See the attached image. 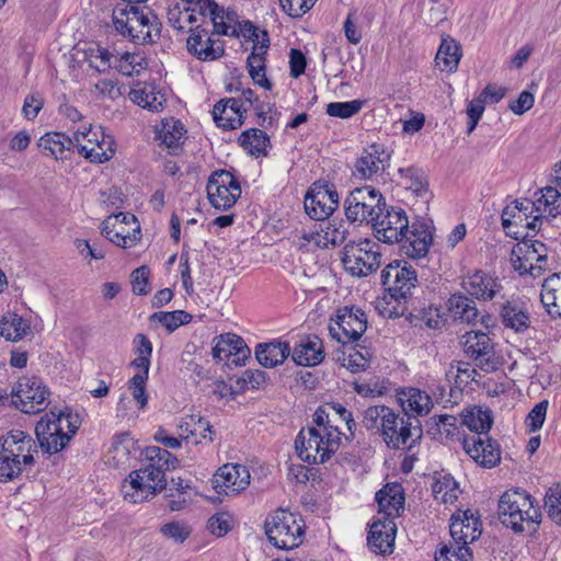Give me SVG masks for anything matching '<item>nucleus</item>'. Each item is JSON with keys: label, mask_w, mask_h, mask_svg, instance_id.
I'll return each instance as SVG.
<instances>
[{"label": "nucleus", "mask_w": 561, "mask_h": 561, "mask_svg": "<svg viewBox=\"0 0 561 561\" xmlns=\"http://www.w3.org/2000/svg\"><path fill=\"white\" fill-rule=\"evenodd\" d=\"M396 412L387 405L368 407L363 414V426L379 437L388 436Z\"/></svg>", "instance_id": "c9c22d12"}, {"label": "nucleus", "mask_w": 561, "mask_h": 561, "mask_svg": "<svg viewBox=\"0 0 561 561\" xmlns=\"http://www.w3.org/2000/svg\"><path fill=\"white\" fill-rule=\"evenodd\" d=\"M182 439L199 444L202 439L213 442V427L210 423L199 414H188L182 417L179 424Z\"/></svg>", "instance_id": "58836bf2"}, {"label": "nucleus", "mask_w": 561, "mask_h": 561, "mask_svg": "<svg viewBox=\"0 0 561 561\" xmlns=\"http://www.w3.org/2000/svg\"><path fill=\"white\" fill-rule=\"evenodd\" d=\"M447 376H454L456 387L463 390L472 382H478L480 374L470 363L459 360L450 364Z\"/></svg>", "instance_id": "6e6d98bb"}, {"label": "nucleus", "mask_w": 561, "mask_h": 561, "mask_svg": "<svg viewBox=\"0 0 561 561\" xmlns=\"http://www.w3.org/2000/svg\"><path fill=\"white\" fill-rule=\"evenodd\" d=\"M448 309L456 320L466 323H473L479 317L476 302L461 294H455L448 299Z\"/></svg>", "instance_id": "603ef678"}, {"label": "nucleus", "mask_w": 561, "mask_h": 561, "mask_svg": "<svg viewBox=\"0 0 561 561\" xmlns=\"http://www.w3.org/2000/svg\"><path fill=\"white\" fill-rule=\"evenodd\" d=\"M462 447L466 454L483 468H494L501 461L500 445L489 434L465 436Z\"/></svg>", "instance_id": "5701e85b"}, {"label": "nucleus", "mask_w": 561, "mask_h": 561, "mask_svg": "<svg viewBox=\"0 0 561 561\" xmlns=\"http://www.w3.org/2000/svg\"><path fill=\"white\" fill-rule=\"evenodd\" d=\"M397 525L390 518L388 520L374 518L367 535V547L380 556L391 554L394 550Z\"/></svg>", "instance_id": "a878e982"}, {"label": "nucleus", "mask_w": 561, "mask_h": 561, "mask_svg": "<svg viewBox=\"0 0 561 561\" xmlns=\"http://www.w3.org/2000/svg\"><path fill=\"white\" fill-rule=\"evenodd\" d=\"M264 528L268 541L280 550L297 548L305 535L302 518L287 510H277L268 515Z\"/></svg>", "instance_id": "0eeeda50"}, {"label": "nucleus", "mask_w": 561, "mask_h": 561, "mask_svg": "<svg viewBox=\"0 0 561 561\" xmlns=\"http://www.w3.org/2000/svg\"><path fill=\"white\" fill-rule=\"evenodd\" d=\"M339 203L340 197L333 184L316 182L309 187L304 206L311 219L323 221L334 213Z\"/></svg>", "instance_id": "a211bd4d"}, {"label": "nucleus", "mask_w": 561, "mask_h": 561, "mask_svg": "<svg viewBox=\"0 0 561 561\" xmlns=\"http://www.w3.org/2000/svg\"><path fill=\"white\" fill-rule=\"evenodd\" d=\"M462 287L478 299L491 300L500 291L501 285L488 273L477 271L462 280Z\"/></svg>", "instance_id": "72a5a7b5"}, {"label": "nucleus", "mask_w": 561, "mask_h": 561, "mask_svg": "<svg viewBox=\"0 0 561 561\" xmlns=\"http://www.w3.org/2000/svg\"><path fill=\"white\" fill-rule=\"evenodd\" d=\"M502 226L507 234L518 239L523 236V230L536 231L540 226L534 211L531 199H516L505 206L502 211Z\"/></svg>", "instance_id": "f3484780"}, {"label": "nucleus", "mask_w": 561, "mask_h": 561, "mask_svg": "<svg viewBox=\"0 0 561 561\" xmlns=\"http://www.w3.org/2000/svg\"><path fill=\"white\" fill-rule=\"evenodd\" d=\"M290 354L297 365L305 367L317 366L324 359L323 344L317 335L301 337Z\"/></svg>", "instance_id": "2f4dec72"}, {"label": "nucleus", "mask_w": 561, "mask_h": 561, "mask_svg": "<svg viewBox=\"0 0 561 561\" xmlns=\"http://www.w3.org/2000/svg\"><path fill=\"white\" fill-rule=\"evenodd\" d=\"M131 447H134V442L128 434L125 433L117 436L108 450V461L115 467L127 466Z\"/></svg>", "instance_id": "4d7b16f0"}, {"label": "nucleus", "mask_w": 561, "mask_h": 561, "mask_svg": "<svg viewBox=\"0 0 561 561\" xmlns=\"http://www.w3.org/2000/svg\"><path fill=\"white\" fill-rule=\"evenodd\" d=\"M342 262L352 276H368L381 265L380 245L367 238L351 241L344 247Z\"/></svg>", "instance_id": "9d476101"}, {"label": "nucleus", "mask_w": 561, "mask_h": 561, "mask_svg": "<svg viewBox=\"0 0 561 561\" xmlns=\"http://www.w3.org/2000/svg\"><path fill=\"white\" fill-rule=\"evenodd\" d=\"M364 103L362 100L332 102L327 105V114L332 117L350 118L363 108Z\"/></svg>", "instance_id": "69168bd1"}, {"label": "nucleus", "mask_w": 561, "mask_h": 561, "mask_svg": "<svg viewBox=\"0 0 561 561\" xmlns=\"http://www.w3.org/2000/svg\"><path fill=\"white\" fill-rule=\"evenodd\" d=\"M213 357L228 367L242 366L250 357V348L237 334L226 333L214 339Z\"/></svg>", "instance_id": "4be33fe9"}, {"label": "nucleus", "mask_w": 561, "mask_h": 561, "mask_svg": "<svg viewBox=\"0 0 561 561\" xmlns=\"http://www.w3.org/2000/svg\"><path fill=\"white\" fill-rule=\"evenodd\" d=\"M355 392L364 398H377L388 393L390 382L383 378H370L368 380L355 381L353 383Z\"/></svg>", "instance_id": "052dcab7"}, {"label": "nucleus", "mask_w": 561, "mask_h": 561, "mask_svg": "<svg viewBox=\"0 0 561 561\" xmlns=\"http://www.w3.org/2000/svg\"><path fill=\"white\" fill-rule=\"evenodd\" d=\"M416 283V271L407 261H393L381 272L382 286L397 300L410 296Z\"/></svg>", "instance_id": "dca6fc26"}, {"label": "nucleus", "mask_w": 561, "mask_h": 561, "mask_svg": "<svg viewBox=\"0 0 561 561\" xmlns=\"http://www.w3.org/2000/svg\"><path fill=\"white\" fill-rule=\"evenodd\" d=\"M247 112L238 99H222L213 108L216 125L224 129H236L243 124Z\"/></svg>", "instance_id": "c756f323"}, {"label": "nucleus", "mask_w": 561, "mask_h": 561, "mask_svg": "<svg viewBox=\"0 0 561 561\" xmlns=\"http://www.w3.org/2000/svg\"><path fill=\"white\" fill-rule=\"evenodd\" d=\"M168 22L178 31L194 32L199 27L197 14L190 9L186 0H179L169 8L167 13Z\"/></svg>", "instance_id": "a19ab883"}, {"label": "nucleus", "mask_w": 561, "mask_h": 561, "mask_svg": "<svg viewBox=\"0 0 561 561\" xmlns=\"http://www.w3.org/2000/svg\"><path fill=\"white\" fill-rule=\"evenodd\" d=\"M12 405L25 414L44 411L50 401V390L36 376H23L13 383L10 391Z\"/></svg>", "instance_id": "9b49d317"}, {"label": "nucleus", "mask_w": 561, "mask_h": 561, "mask_svg": "<svg viewBox=\"0 0 561 561\" xmlns=\"http://www.w3.org/2000/svg\"><path fill=\"white\" fill-rule=\"evenodd\" d=\"M36 442L20 430H12L0 440V481L19 477L25 467L34 463Z\"/></svg>", "instance_id": "39448f33"}, {"label": "nucleus", "mask_w": 561, "mask_h": 561, "mask_svg": "<svg viewBox=\"0 0 561 561\" xmlns=\"http://www.w3.org/2000/svg\"><path fill=\"white\" fill-rule=\"evenodd\" d=\"M130 100L138 106L151 112H159L162 110L167 99L152 84H136L129 92Z\"/></svg>", "instance_id": "79ce46f5"}, {"label": "nucleus", "mask_w": 561, "mask_h": 561, "mask_svg": "<svg viewBox=\"0 0 561 561\" xmlns=\"http://www.w3.org/2000/svg\"><path fill=\"white\" fill-rule=\"evenodd\" d=\"M398 402L408 417L422 416L431 412L434 407L432 397L419 388L408 387L397 392Z\"/></svg>", "instance_id": "7c9ffc66"}, {"label": "nucleus", "mask_w": 561, "mask_h": 561, "mask_svg": "<svg viewBox=\"0 0 561 561\" xmlns=\"http://www.w3.org/2000/svg\"><path fill=\"white\" fill-rule=\"evenodd\" d=\"M391 151L380 142H374L362 151L355 162V173L359 179L371 180L383 173L390 165Z\"/></svg>", "instance_id": "412c9836"}, {"label": "nucleus", "mask_w": 561, "mask_h": 561, "mask_svg": "<svg viewBox=\"0 0 561 561\" xmlns=\"http://www.w3.org/2000/svg\"><path fill=\"white\" fill-rule=\"evenodd\" d=\"M499 517L515 533L534 531L541 522V513L531 495L522 489L505 491L499 500Z\"/></svg>", "instance_id": "20e7f679"}, {"label": "nucleus", "mask_w": 561, "mask_h": 561, "mask_svg": "<svg viewBox=\"0 0 561 561\" xmlns=\"http://www.w3.org/2000/svg\"><path fill=\"white\" fill-rule=\"evenodd\" d=\"M209 20L213 23L215 33L218 35L236 36L239 33V16L230 8L225 9L217 5L216 12H214Z\"/></svg>", "instance_id": "8fccbe9b"}, {"label": "nucleus", "mask_w": 561, "mask_h": 561, "mask_svg": "<svg viewBox=\"0 0 561 561\" xmlns=\"http://www.w3.org/2000/svg\"><path fill=\"white\" fill-rule=\"evenodd\" d=\"M102 234L123 249L133 248L140 240V225L135 215L118 213L102 222Z\"/></svg>", "instance_id": "ddd939ff"}, {"label": "nucleus", "mask_w": 561, "mask_h": 561, "mask_svg": "<svg viewBox=\"0 0 561 561\" xmlns=\"http://www.w3.org/2000/svg\"><path fill=\"white\" fill-rule=\"evenodd\" d=\"M449 530L450 542L469 547L481 536L482 527L479 517L468 510L451 516Z\"/></svg>", "instance_id": "393cba45"}, {"label": "nucleus", "mask_w": 561, "mask_h": 561, "mask_svg": "<svg viewBox=\"0 0 561 561\" xmlns=\"http://www.w3.org/2000/svg\"><path fill=\"white\" fill-rule=\"evenodd\" d=\"M517 251H513L516 255ZM518 253L523 254L525 261L533 266L539 265L542 267V273L548 266L547 248L540 241H533L531 243H524V247L518 248Z\"/></svg>", "instance_id": "bf43d9fd"}, {"label": "nucleus", "mask_w": 561, "mask_h": 561, "mask_svg": "<svg viewBox=\"0 0 561 561\" xmlns=\"http://www.w3.org/2000/svg\"><path fill=\"white\" fill-rule=\"evenodd\" d=\"M187 49L197 59L203 61L216 60L225 53L221 41L211 38L207 31L198 28L188 36Z\"/></svg>", "instance_id": "c85d7f7f"}, {"label": "nucleus", "mask_w": 561, "mask_h": 561, "mask_svg": "<svg viewBox=\"0 0 561 561\" xmlns=\"http://www.w3.org/2000/svg\"><path fill=\"white\" fill-rule=\"evenodd\" d=\"M549 517L561 526V485L552 486L548 490L545 501Z\"/></svg>", "instance_id": "774afa93"}, {"label": "nucleus", "mask_w": 561, "mask_h": 561, "mask_svg": "<svg viewBox=\"0 0 561 561\" xmlns=\"http://www.w3.org/2000/svg\"><path fill=\"white\" fill-rule=\"evenodd\" d=\"M410 226L407 213L402 208L391 207L381 210L373 224L376 238L383 243L402 242Z\"/></svg>", "instance_id": "6ab92c4d"}, {"label": "nucleus", "mask_w": 561, "mask_h": 561, "mask_svg": "<svg viewBox=\"0 0 561 561\" xmlns=\"http://www.w3.org/2000/svg\"><path fill=\"white\" fill-rule=\"evenodd\" d=\"M146 67L147 60L144 55L139 53L117 54L115 57L114 68L127 77L139 75Z\"/></svg>", "instance_id": "5fc2aeb1"}, {"label": "nucleus", "mask_w": 561, "mask_h": 561, "mask_svg": "<svg viewBox=\"0 0 561 561\" xmlns=\"http://www.w3.org/2000/svg\"><path fill=\"white\" fill-rule=\"evenodd\" d=\"M31 333L30 322L16 313H7L0 322V334L8 341H20Z\"/></svg>", "instance_id": "3c124183"}, {"label": "nucleus", "mask_w": 561, "mask_h": 561, "mask_svg": "<svg viewBox=\"0 0 561 561\" xmlns=\"http://www.w3.org/2000/svg\"><path fill=\"white\" fill-rule=\"evenodd\" d=\"M370 358L371 354L369 350H354L343 358V366L352 373L364 371L369 367Z\"/></svg>", "instance_id": "338daca9"}, {"label": "nucleus", "mask_w": 561, "mask_h": 561, "mask_svg": "<svg viewBox=\"0 0 561 561\" xmlns=\"http://www.w3.org/2000/svg\"><path fill=\"white\" fill-rule=\"evenodd\" d=\"M461 416L462 424L472 432L471 435L489 434L493 424L492 411L489 408L473 405L463 410Z\"/></svg>", "instance_id": "a18cd8bd"}, {"label": "nucleus", "mask_w": 561, "mask_h": 561, "mask_svg": "<svg viewBox=\"0 0 561 561\" xmlns=\"http://www.w3.org/2000/svg\"><path fill=\"white\" fill-rule=\"evenodd\" d=\"M421 436L422 430L419 425H413L410 417L396 412L390 423L389 435L383 436L382 440L392 449H411Z\"/></svg>", "instance_id": "b1692460"}, {"label": "nucleus", "mask_w": 561, "mask_h": 561, "mask_svg": "<svg viewBox=\"0 0 561 561\" xmlns=\"http://www.w3.org/2000/svg\"><path fill=\"white\" fill-rule=\"evenodd\" d=\"M378 513L375 518L394 522L404 511V491L399 483H387L376 493Z\"/></svg>", "instance_id": "bb28decb"}, {"label": "nucleus", "mask_w": 561, "mask_h": 561, "mask_svg": "<svg viewBox=\"0 0 561 561\" xmlns=\"http://www.w3.org/2000/svg\"><path fill=\"white\" fill-rule=\"evenodd\" d=\"M540 300L551 318L561 319V274H552L543 280Z\"/></svg>", "instance_id": "ea45409f"}, {"label": "nucleus", "mask_w": 561, "mask_h": 561, "mask_svg": "<svg viewBox=\"0 0 561 561\" xmlns=\"http://www.w3.org/2000/svg\"><path fill=\"white\" fill-rule=\"evenodd\" d=\"M270 41L266 34H263L262 41H257L253 45V49L248 57L249 75L255 84L270 90L272 84L265 76V55L268 49Z\"/></svg>", "instance_id": "f704fd0d"}, {"label": "nucleus", "mask_w": 561, "mask_h": 561, "mask_svg": "<svg viewBox=\"0 0 561 561\" xmlns=\"http://www.w3.org/2000/svg\"><path fill=\"white\" fill-rule=\"evenodd\" d=\"M146 456L150 463L131 471L122 483L124 500L133 504L149 501L165 489V471L178 465L170 451L157 446L147 448Z\"/></svg>", "instance_id": "f257e3e1"}, {"label": "nucleus", "mask_w": 561, "mask_h": 561, "mask_svg": "<svg viewBox=\"0 0 561 561\" xmlns=\"http://www.w3.org/2000/svg\"><path fill=\"white\" fill-rule=\"evenodd\" d=\"M150 321L159 323L172 333L181 325L187 324L192 321V316L184 310L174 311H158L150 316Z\"/></svg>", "instance_id": "13d9d810"}, {"label": "nucleus", "mask_w": 561, "mask_h": 561, "mask_svg": "<svg viewBox=\"0 0 561 561\" xmlns=\"http://www.w3.org/2000/svg\"><path fill=\"white\" fill-rule=\"evenodd\" d=\"M402 243L403 252L412 259L423 257L427 254L432 243V233L428 227L421 222H413Z\"/></svg>", "instance_id": "473e14b6"}, {"label": "nucleus", "mask_w": 561, "mask_h": 561, "mask_svg": "<svg viewBox=\"0 0 561 561\" xmlns=\"http://www.w3.org/2000/svg\"><path fill=\"white\" fill-rule=\"evenodd\" d=\"M472 551L467 546L450 542L444 545L435 553V561H472Z\"/></svg>", "instance_id": "680f3d73"}, {"label": "nucleus", "mask_w": 561, "mask_h": 561, "mask_svg": "<svg viewBox=\"0 0 561 561\" xmlns=\"http://www.w3.org/2000/svg\"><path fill=\"white\" fill-rule=\"evenodd\" d=\"M400 184L416 194L425 191V179L423 172L414 167L399 169Z\"/></svg>", "instance_id": "e2e57ef3"}, {"label": "nucleus", "mask_w": 561, "mask_h": 561, "mask_svg": "<svg viewBox=\"0 0 561 561\" xmlns=\"http://www.w3.org/2000/svg\"><path fill=\"white\" fill-rule=\"evenodd\" d=\"M251 481L249 469L239 463L221 466L211 479L214 490L226 496H234L244 491Z\"/></svg>", "instance_id": "aec40b11"}, {"label": "nucleus", "mask_w": 561, "mask_h": 561, "mask_svg": "<svg viewBox=\"0 0 561 561\" xmlns=\"http://www.w3.org/2000/svg\"><path fill=\"white\" fill-rule=\"evenodd\" d=\"M367 330V317L359 308L344 307L331 319L329 332L341 344L358 341Z\"/></svg>", "instance_id": "f8f14e48"}, {"label": "nucleus", "mask_w": 561, "mask_h": 561, "mask_svg": "<svg viewBox=\"0 0 561 561\" xmlns=\"http://www.w3.org/2000/svg\"><path fill=\"white\" fill-rule=\"evenodd\" d=\"M75 141L79 154L92 163L107 162L116 151L113 136L101 125L78 129L75 133Z\"/></svg>", "instance_id": "1a4fd4ad"}, {"label": "nucleus", "mask_w": 561, "mask_h": 561, "mask_svg": "<svg viewBox=\"0 0 561 561\" xmlns=\"http://www.w3.org/2000/svg\"><path fill=\"white\" fill-rule=\"evenodd\" d=\"M434 499L446 505H453L460 494L459 484L454 477L447 472H437L434 476L432 485Z\"/></svg>", "instance_id": "49530a36"}, {"label": "nucleus", "mask_w": 561, "mask_h": 561, "mask_svg": "<svg viewBox=\"0 0 561 561\" xmlns=\"http://www.w3.org/2000/svg\"><path fill=\"white\" fill-rule=\"evenodd\" d=\"M534 204V211L539 222H542L543 218L557 217L561 214V194L552 186H546L535 194V199H531Z\"/></svg>", "instance_id": "e433bc0d"}, {"label": "nucleus", "mask_w": 561, "mask_h": 561, "mask_svg": "<svg viewBox=\"0 0 561 561\" xmlns=\"http://www.w3.org/2000/svg\"><path fill=\"white\" fill-rule=\"evenodd\" d=\"M37 146L44 156L64 160L66 152L76 147V141L75 136L71 138L64 133L50 131L38 139Z\"/></svg>", "instance_id": "4c0bfd02"}, {"label": "nucleus", "mask_w": 561, "mask_h": 561, "mask_svg": "<svg viewBox=\"0 0 561 561\" xmlns=\"http://www.w3.org/2000/svg\"><path fill=\"white\" fill-rule=\"evenodd\" d=\"M185 134L184 124L173 117L163 119L157 130V137L161 144L173 151L184 144Z\"/></svg>", "instance_id": "de8ad7c7"}, {"label": "nucleus", "mask_w": 561, "mask_h": 561, "mask_svg": "<svg viewBox=\"0 0 561 561\" xmlns=\"http://www.w3.org/2000/svg\"><path fill=\"white\" fill-rule=\"evenodd\" d=\"M502 322L505 328L516 333H523L530 327V316L524 304L507 301L501 310Z\"/></svg>", "instance_id": "37998d69"}, {"label": "nucleus", "mask_w": 561, "mask_h": 561, "mask_svg": "<svg viewBox=\"0 0 561 561\" xmlns=\"http://www.w3.org/2000/svg\"><path fill=\"white\" fill-rule=\"evenodd\" d=\"M348 234V225L343 220H329L319 225V228L309 234L304 232V239L313 242L319 248L342 244Z\"/></svg>", "instance_id": "cd10ccee"}, {"label": "nucleus", "mask_w": 561, "mask_h": 561, "mask_svg": "<svg viewBox=\"0 0 561 561\" xmlns=\"http://www.w3.org/2000/svg\"><path fill=\"white\" fill-rule=\"evenodd\" d=\"M148 0H121L112 11L115 31L125 39L145 45L160 37L161 23L148 7H140Z\"/></svg>", "instance_id": "7ed1b4c3"}, {"label": "nucleus", "mask_w": 561, "mask_h": 561, "mask_svg": "<svg viewBox=\"0 0 561 561\" xmlns=\"http://www.w3.org/2000/svg\"><path fill=\"white\" fill-rule=\"evenodd\" d=\"M460 60V48L456 42L444 38L438 48L435 61L442 70L453 72L457 69Z\"/></svg>", "instance_id": "864d4df0"}, {"label": "nucleus", "mask_w": 561, "mask_h": 561, "mask_svg": "<svg viewBox=\"0 0 561 561\" xmlns=\"http://www.w3.org/2000/svg\"><path fill=\"white\" fill-rule=\"evenodd\" d=\"M382 194L370 185L354 188L344 201V213L350 222L374 224L378 214L385 210Z\"/></svg>", "instance_id": "6e6552de"}, {"label": "nucleus", "mask_w": 561, "mask_h": 561, "mask_svg": "<svg viewBox=\"0 0 561 561\" xmlns=\"http://www.w3.org/2000/svg\"><path fill=\"white\" fill-rule=\"evenodd\" d=\"M433 425L431 431L440 439L453 438L458 433L457 419L454 415L444 414L432 417Z\"/></svg>", "instance_id": "0e129e2a"}, {"label": "nucleus", "mask_w": 561, "mask_h": 561, "mask_svg": "<svg viewBox=\"0 0 561 561\" xmlns=\"http://www.w3.org/2000/svg\"><path fill=\"white\" fill-rule=\"evenodd\" d=\"M290 355V345L288 342L273 341L270 343L259 344L255 350L257 362L266 367L273 368Z\"/></svg>", "instance_id": "c03bdc74"}, {"label": "nucleus", "mask_w": 561, "mask_h": 561, "mask_svg": "<svg viewBox=\"0 0 561 561\" xmlns=\"http://www.w3.org/2000/svg\"><path fill=\"white\" fill-rule=\"evenodd\" d=\"M240 146L253 157H265L271 147L270 137L259 128L244 130L239 137Z\"/></svg>", "instance_id": "09e8293b"}, {"label": "nucleus", "mask_w": 561, "mask_h": 561, "mask_svg": "<svg viewBox=\"0 0 561 561\" xmlns=\"http://www.w3.org/2000/svg\"><path fill=\"white\" fill-rule=\"evenodd\" d=\"M206 188L210 205L218 210L230 209L241 196L240 183L231 172L226 170L213 172Z\"/></svg>", "instance_id": "4468645a"}, {"label": "nucleus", "mask_w": 561, "mask_h": 561, "mask_svg": "<svg viewBox=\"0 0 561 561\" xmlns=\"http://www.w3.org/2000/svg\"><path fill=\"white\" fill-rule=\"evenodd\" d=\"M343 433L323 409L313 414V425L301 430L295 440L298 457L308 463H323L339 449Z\"/></svg>", "instance_id": "f03ea898"}, {"label": "nucleus", "mask_w": 561, "mask_h": 561, "mask_svg": "<svg viewBox=\"0 0 561 561\" xmlns=\"http://www.w3.org/2000/svg\"><path fill=\"white\" fill-rule=\"evenodd\" d=\"M463 352L486 371H495L502 365L501 356L495 352L491 337L482 331H469L462 335Z\"/></svg>", "instance_id": "2eb2a0df"}, {"label": "nucleus", "mask_w": 561, "mask_h": 561, "mask_svg": "<svg viewBox=\"0 0 561 561\" xmlns=\"http://www.w3.org/2000/svg\"><path fill=\"white\" fill-rule=\"evenodd\" d=\"M80 424V416L68 410L46 413L35 426V434L43 451L53 455L64 449Z\"/></svg>", "instance_id": "423d86ee"}]
</instances>
